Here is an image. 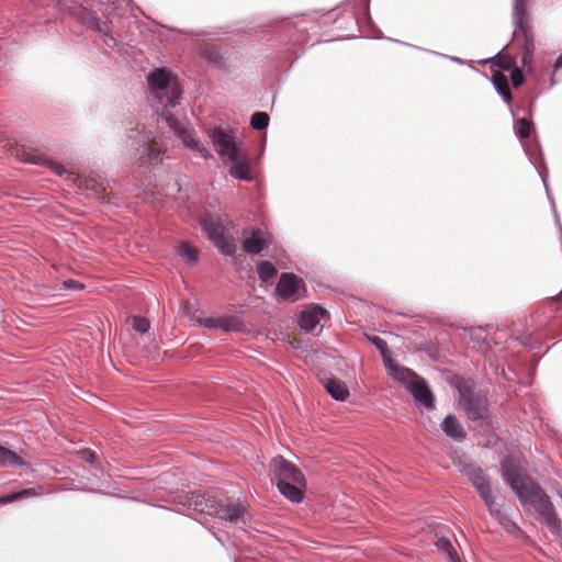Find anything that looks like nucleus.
<instances>
[{
  "instance_id": "obj_1",
  "label": "nucleus",
  "mask_w": 562,
  "mask_h": 562,
  "mask_svg": "<svg viewBox=\"0 0 562 562\" xmlns=\"http://www.w3.org/2000/svg\"><path fill=\"white\" fill-rule=\"evenodd\" d=\"M148 83L155 98L162 105L161 117L166 121L169 128L183 142V144L195 150L201 157L207 158L210 151L195 139L193 133L183 127L170 112L179 103L181 90L176 77L164 69L154 70L148 77Z\"/></svg>"
},
{
  "instance_id": "obj_2",
  "label": "nucleus",
  "mask_w": 562,
  "mask_h": 562,
  "mask_svg": "<svg viewBox=\"0 0 562 562\" xmlns=\"http://www.w3.org/2000/svg\"><path fill=\"white\" fill-rule=\"evenodd\" d=\"M502 475L521 502L530 503L548 526L553 530L558 529L559 519L553 512L552 504L513 458L502 461Z\"/></svg>"
},
{
  "instance_id": "obj_3",
  "label": "nucleus",
  "mask_w": 562,
  "mask_h": 562,
  "mask_svg": "<svg viewBox=\"0 0 562 562\" xmlns=\"http://www.w3.org/2000/svg\"><path fill=\"white\" fill-rule=\"evenodd\" d=\"M372 342L381 351L389 374L392 375L395 380L403 383L406 386V389L412 393L414 398L422 403L425 407H434L432 394L428 386L426 385V382L412 370L400 364L393 363V361L386 355V344L383 339H381L380 337H374L372 339Z\"/></svg>"
},
{
  "instance_id": "obj_4",
  "label": "nucleus",
  "mask_w": 562,
  "mask_h": 562,
  "mask_svg": "<svg viewBox=\"0 0 562 562\" xmlns=\"http://www.w3.org/2000/svg\"><path fill=\"white\" fill-rule=\"evenodd\" d=\"M271 470L280 493L291 502H301L305 487L302 472L282 457L273 458Z\"/></svg>"
},
{
  "instance_id": "obj_5",
  "label": "nucleus",
  "mask_w": 562,
  "mask_h": 562,
  "mask_svg": "<svg viewBox=\"0 0 562 562\" xmlns=\"http://www.w3.org/2000/svg\"><path fill=\"white\" fill-rule=\"evenodd\" d=\"M460 471L469 479V481L475 487L479 495L483 499L485 506L487 507L490 514L494 516L496 519H498V521L506 526L507 528L509 526L515 527V525L512 521H509L502 513L496 502V497L492 492L490 477L486 475L485 471L471 463L463 464Z\"/></svg>"
},
{
  "instance_id": "obj_6",
  "label": "nucleus",
  "mask_w": 562,
  "mask_h": 562,
  "mask_svg": "<svg viewBox=\"0 0 562 562\" xmlns=\"http://www.w3.org/2000/svg\"><path fill=\"white\" fill-rule=\"evenodd\" d=\"M459 391V404L471 419H483L486 416V398L475 394L469 382L462 381L457 385Z\"/></svg>"
},
{
  "instance_id": "obj_7",
  "label": "nucleus",
  "mask_w": 562,
  "mask_h": 562,
  "mask_svg": "<svg viewBox=\"0 0 562 562\" xmlns=\"http://www.w3.org/2000/svg\"><path fill=\"white\" fill-rule=\"evenodd\" d=\"M203 229L218 250L226 256H234L236 245L223 223L213 216L202 223Z\"/></svg>"
},
{
  "instance_id": "obj_8",
  "label": "nucleus",
  "mask_w": 562,
  "mask_h": 562,
  "mask_svg": "<svg viewBox=\"0 0 562 562\" xmlns=\"http://www.w3.org/2000/svg\"><path fill=\"white\" fill-rule=\"evenodd\" d=\"M216 153L224 159H235L236 155L241 153L240 142L232 132L221 128H213L209 132Z\"/></svg>"
},
{
  "instance_id": "obj_9",
  "label": "nucleus",
  "mask_w": 562,
  "mask_h": 562,
  "mask_svg": "<svg viewBox=\"0 0 562 562\" xmlns=\"http://www.w3.org/2000/svg\"><path fill=\"white\" fill-rule=\"evenodd\" d=\"M133 139L132 146L139 155L140 159H147L148 161L158 158L161 153V147L157 143L151 132H142L128 136Z\"/></svg>"
},
{
  "instance_id": "obj_10",
  "label": "nucleus",
  "mask_w": 562,
  "mask_h": 562,
  "mask_svg": "<svg viewBox=\"0 0 562 562\" xmlns=\"http://www.w3.org/2000/svg\"><path fill=\"white\" fill-rule=\"evenodd\" d=\"M276 291L281 299L294 302L302 297L303 282L293 273H283L279 279Z\"/></svg>"
},
{
  "instance_id": "obj_11",
  "label": "nucleus",
  "mask_w": 562,
  "mask_h": 562,
  "mask_svg": "<svg viewBox=\"0 0 562 562\" xmlns=\"http://www.w3.org/2000/svg\"><path fill=\"white\" fill-rule=\"evenodd\" d=\"M200 510L221 519L236 521L243 515L244 507L240 504L215 505L213 501H207Z\"/></svg>"
},
{
  "instance_id": "obj_12",
  "label": "nucleus",
  "mask_w": 562,
  "mask_h": 562,
  "mask_svg": "<svg viewBox=\"0 0 562 562\" xmlns=\"http://www.w3.org/2000/svg\"><path fill=\"white\" fill-rule=\"evenodd\" d=\"M227 161L231 162L229 175L233 178L245 181L252 179L249 168V157L245 150L237 154L235 159H228Z\"/></svg>"
},
{
  "instance_id": "obj_13",
  "label": "nucleus",
  "mask_w": 562,
  "mask_h": 562,
  "mask_svg": "<svg viewBox=\"0 0 562 562\" xmlns=\"http://www.w3.org/2000/svg\"><path fill=\"white\" fill-rule=\"evenodd\" d=\"M326 310L319 306L310 307L301 313L300 326L306 331H313L326 318Z\"/></svg>"
},
{
  "instance_id": "obj_14",
  "label": "nucleus",
  "mask_w": 562,
  "mask_h": 562,
  "mask_svg": "<svg viewBox=\"0 0 562 562\" xmlns=\"http://www.w3.org/2000/svg\"><path fill=\"white\" fill-rule=\"evenodd\" d=\"M16 156L19 157L20 160H22L24 162L47 166L56 175H59V176L63 175L65 171L64 167L59 162L53 161L36 151H23L21 155L16 154Z\"/></svg>"
},
{
  "instance_id": "obj_15",
  "label": "nucleus",
  "mask_w": 562,
  "mask_h": 562,
  "mask_svg": "<svg viewBox=\"0 0 562 562\" xmlns=\"http://www.w3.org/2000/svg\"><path fill=\"white\" fill-rule=\"evenodd\" d=\"M245 232V240L243 243V248L246 252L256 255L263 250L268 245V239L265 237V234L260 231H250L249 235Z\"/></svg>"
},
{
  "instance_id": "obj_16",
  "label": "nucleus",
  "mask_w": 562,
  "mask_h": 562,
  "mask_svg": "<svg viewBox=\"0 0 562 562\" xmlns=\"http://www.w3.org/2000/svg\"><path fill=\"white\" fill-rule=\"evenodd\" d=\"M322 383L327 393L337 401H345L349 395V391L341 380L328 378L323 379Z\"/></svg>"
},
{
  "instance_id": "obj_17",
  "label": "nucleus",
  "mask_w": 562,
  "mask_h": 562,
  "mask_svg": "<svg viewBox=\"0 0 562 562\" xmlns=\"http://www.w3.org/2000/svg\"><path fill=\"white\" fill-rule=\"evenodd\" d=\"M441 427L448 437H451L456 440H462L464 438L463 428L453 415H448L443 419Z\"/></svg>"
},
{
  "instance_id": "obj_18",
  "label": "nucleus",
  "mask_w": 562,
  "mask_h": 562,
  "mask_svg": "<svg viewBox=\"0 0 562 562\" xmlns=\"http://www.w3.org/2000/svg\"><path fill=\"white\" fill-rule=\"evenodd\" d=\"M492 81L495 89L506 102L512 101V93L508 88L507 77L499 70H493Z\"/></svg>"
},
{
  "instance_id": "obj_19",
  "label": "nucleus",
  "mask_w": 562,
  "mask_h": 562,
  "mask_svg": "<svg viewBox=\"0 0 562 562\" xmlns=\"http://www.w3.org/2000/svg\"><path fill=\"white\" fill-rule=\"evenodd\" d=\"M526 3L525 0H515L514 3V23L515 25L522 31L525 34L527 32V25H526Z\"/></svg>"
},
{
  "instance_id": "obj_20",
  "label": "nucleus",
  "mask_w": 562,
  "mask_h": 562,
  "mask_svg": "<svg viewBox=\"0 0 562 562\" xmlns=\"http://www.w3.org/2000/svg\"><path fill=\"white\" fill-rule=\"evenodd\" d=\"M243 324L238 317L224 316L217 317L216 329H221L225 333L239 331L241 330Z\"/></svg>"
},
{
  "instance_id": "obj_21",
  "label": "nucleus",
  "mask_w": 562,
  "mask_h": 562,
  "mask_svg": "<svg viewBox=\"0 0 562 562\" xmlns=\"http://www.w3.org/2000/svg\"><path fill=\"white\" fill-rule=\"evenodd\" d=\"M436 547L439 551L446 553L451 562H459L457 551L449 539L441 537L436 541Z\"/></svg>"
},
{
  "instance_id": "obj_22",
  "label": "nucleus",
  "mask_w": 562,
  "mask_h": 562,
  "mask_svg": "<svg viewBox=\"0 0 562 562\" xmlns=\"http://www.w3.org/2000/svg\"><path fill=\"white\" fill-rule=\"evenodd\" d=\"M22 463L19 456L13 451L0 446V464L2 465H20Z\"/></svg>"
},
{
  "instance_id": "obj_23",
  "label": "nucleus",
  "mask_w": 562,
  "mask_h": 562,
  "mask_svg": "<svg viewBox=\"0 0 562 562\" xmlns=\"http://www.w3.org/2000/svg\"><path fill=\"white\" fill-rule=\"evenodd\" d=\"M179 255L188 262L189 265H192L198 259V252L196 249L190 246L189 244H182L180 245L178 249Z\"/></svg>"
},
{
  "instance_id": "obj_24",
  "label": "nucleus",
  "mask_w": 562,
  "mask_h": 562,
  "mask_svg": "<svg viewBox=\"0 0 562 562\" xmlns=\"http://www.w3.org/2000/svg\"><path fill=\"white\" fill-rule=\"evenodd\" d=\"M514 128H515L516 135L519 138L525 139V138L529 137V135H530L531 122L527 119H520L515 123Z\"/></svg>"
},
{
  "instance_id": "obj_25",
  "label": "nucleus",
  "mask_w": 562,
  "mask_h": 562,
  "mask_svg": "<svg viewBox=\"0 0 562 562\" xmlns=\"http://www.w3.org/2000/svg\"><path fill=\"white\" fill-rule=\"evenodd\" d=\"M251 127L256 130H265L269 124V116L265 112H256L251 116Z\"/></svg>"
},
{
  "instance_id": "obj_26",
  "label": "nucleus",
  "mask_w": 562,
  "mask_h": 562,
  "mask_svg": "<svg viewBox=\"0 0 562 562\" xmlns=\"http://www.w3.org/2000/svg\"><path fill=\"white\" fill-rule=\"evenodd\" d=\"M258 273L261 278L262 281H268L270 280L277 272L276 268L273 267V265H271L270 262L268 261H262L258 265Z\"/></svg>"
},
{
  "instance_id": "obj_27",
  "label": "nucleus",
  "mask_w": 562,
  "mask_h": 562,
  "mask_svg": "<svg viewBox=\"0 0 562 562\" xmlns=\"http://www.w3.org/2000/svg\"><path fill=\"white\" fill-rule=\"evenodd\" d=\"M494 66L498 67L501 70H510L515 66V61L512 57L506 55L496 56Z\"/></svg>"
},
{
  "instance_id": "obj_28",
  "label": "nucleus",
  "mask_w": 562,
  "mask_h": 562,
  "mask_svg": "<svg viewBox=\"0 0 562 562\" xmlns=\"http://www.w3.org/2000/svg\"><path fill=\"white\" fill-rule=\"evenodd\" d=\"M35 495V491L33 488H27L18 493H14L10 496L0 498L1 504H8L18 499H21L23 497Z\"/></svg>"
},
{
  "instance_id": "obj_29",
  "label": "nucleus",
  "mask_w": 562,
  "mask_h": 562,
  "mask_svg": "<svg viewBox=\"0 0 562 562\" xmlns=\"http://www.w3.org/2000/svg\"><path fill=\"white\" fill-rule=\"evenodd\" d=\"M133 328L139 333H146L149 329V322L143 317L133 318Z\"/></svg>"
},
{
  "instance_id": "obj_30",
  "label": "nucleus",
  "mask_w": 562,
  "mask_h": 562,
  "mask_svg": "<svg viewBox=\"0 0 562 562\" xmlns=\"http://www.w3.org/2000/svg\"><path fill=\"white\" fill-rule=\"evenodd\" d=\"M512 83L515 88L519 87L524 82V75L520 69L514 68L510 75Z\"/></svg>"
},
{
  "instance_id": "obj_31",
  "label": "nucleus",
  "mask_w": 562,
  "mask_h": 562,
  "mask_svg": "<svg viewBox=\"0 0 562 562\" xmlns=\"http://www.w3.org/2000/svg\"><path fill=\"white\" fill-rule=\"evenodd\" d=\"M196 323L205 328L216 329L217 317L198 318Z\"/></svg>"
},
{
  "instance_id": "obj_32",
  "label": "nucleus",
  "mask_w": 562,
  "mask_h": 562,
  "mask_svg": "<svg viewBox=\"0 0 562 562\" xmlns=\"http://www.w3.org/2000/svg\"><path fill=\"white\" fill-rule=\"evenodd\" d=\"M64 286L66 289H81L82 285H80L78 282L74 281V280H67L64 282Z\"/></svg>"
},
{
  "instance_id": "obj_33",
  "label": "nucleus",
  "mask_w": 562,
  "mask_h": 562,
  "mask_svg": "<svg viewBox=\"0 0 562 562\" xmlns=\"http://www.w3.org/2000/svg\"><path fill=\"white\" fill-rule=\"evenodd\" d=\"M83 458L86 461L92 463L94 461V454L90 451L83 452Z\"/></svg>"
},
{
  "instance_id": "obj_34",
  "label": "nucleus",
  "mask_w": 562,
  "mask_h": 562,
  "mask_svg": "<svg viewBox=\"0 0 562 562\" xmlns=\"http://www.w3.org/2000/svg\"><path fill=\"white\" fill-rule=\"evenodd\" d=\"M555 71L560 68H562V54L558 57L555 65H554Z\"/></svg>"
},
{
  "instance_id": "obj_35",
  "label": "nucleus",
  "mask_w": 562,
  "mask_h": 562,
  "mask_svg": "<svg viewBox=\"0 0 562 562\" xmlns=\"http://www.w3.org/2000/svg\"><path fill=\"white\" fill-rule=\"evenodd\" d=\"M555 74H553V76L551 77V85H555Z\"/></svg>"
},
{
  "instance_id": "obj_36",
  "label": "nucleus",
  "mask_w": 562,
  "mask_h": 562,
  "mask_svg": "<svg viewBox=\"0 0 562 562\" xmlns=\"http://www.w3.org/2000/svg\"><path fill=\"white\" fill-rule=\"evenodd\" d=\"M475 333H477V335L482 334V329H476Z\"/></svg>"
},
{
  "instance_id": "obj_37",
  "label": "nucleus",
  "mask_w": 562,
  "mask_h": 562,
  "mask_svg": "<svg viewBox=\"0 0 562 562\" xmlns=\"http://www.w3.org/2000/svg\"><path fill=\"white\" fill-rule=\"evenodd\" d=\"M92 20H93L95 23H98V19H97V18L92 16Z\"/></svg>"
}]
</instances>
